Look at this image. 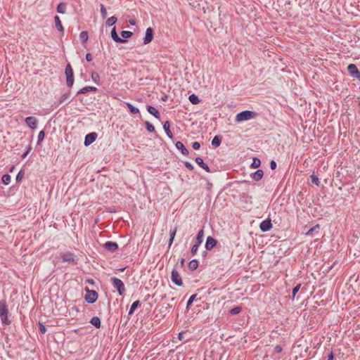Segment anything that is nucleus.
Returning a JSON list of instances; mask_svg holds the SVG:
<instances>
[{
  "instance_id": "f257e3e1",
  "label": "nucleus",
  "mask_w": 360,
  "mask_h": 360,
  "mask_svg": "<svg viewBox=\"0 0 360 360\" xmlns=\"http://www.w3.org/2000/svg\"><path fill=\"white\" fill-rule=\"evenodd\" d=\"M256 117V112L250 110H245L241 112H239L236 116V121L238 122H241L243 121L249 120L253 119Z\"/></svg>"
},
{
  "instance_id": "f03ea898",
  "label": "nucleus",
  "mask_w": 360,
  "mask_h": 360,
  "mask_svg": "<svg viewBox=\"0 0 360 360\" xmlns=\"http://www.w3.org/2000/svg\"><path fill=\"white\" fill-rule=\"evenodd\" d=\"M110 283L112 286L116 288L120 295H122L125 291L124 283L119 278L113 277L110 278Z\"/></svg>"
},
{
  "instance_id": "7ed1b4c3",
  "label": "nucleus",
  "mask_w": 360,
  "mask_h": 360,
  "mask_svg": "<svg viewBox=\"0 0 360 360\" xmlns=\"http://www.w3.org/2000/svg\"><path fill=\"white\" fill-rule=\"evenodd\" d=\"M66 83L69 87H71L74 84L73 70L70 64H68L65 68Z\"/></svg>"
},
{
  "instance_id": "20e7f679",
  "label": "nucleus",
  "mask_w": 360,
  "mask_h": 360,
  "mask_svg": "<svg viewBox=\"0 0 360 360\" xmlns=\"http://www.w3.org/2000/svg\"><path fill=\"white\" fill-rule=\"evenodd\" d=\"M98 298V293L95 290H86V294L84 297L85 300L90 304L96 301Z\"/></svg>"
},
{
  "instance_id": "39448f33",
  "label": "nucleus",
  "mask_w": 360,
  "mask_h": 360,
  "mask_svg": "<svg viewBox=\"0 0 360 360\" xmlns=\"http://www.w3.org/2000/svg\"><path fill=\"white\" fill-rule=\"evenodd\" d=\"M171 280L175 285L178 286H181L183 285L181 276H180L179 273L176 270H173L172 271Z\"/></svg>"
},
{
  "instance_id": "423d86ee",
  "label": "nucleus",
  "mask_w": 360,
  "mask_h": 360,
  "mask_svg": "<svg viewBox=\"0 0 360 360\" xmlns=\"http://www.w3.org/2000/svg\"><path fill=\"white\" fill-rule=\"evenodd\" d=\"M8 310L6 308V305L4 302H0V317L4 323H7L8 317H7Z\"/></svg>"
},
{
  "instance_id": "0eeeda50",
  "label": "nucleus",
  "mask_w": 360,
  "mask_h": 360,
  "mask_svg": "<svg viewBox=\"0 0 360 360\" xmlns=\"http://www.w3.org/2000/svg\"><path fill=\"white\" fill-rule=\"evenodd\" d=\"M153 39V30L151 27L146 29L145 37L143 39L144 44H148L152 41Z\"/></svg>"
},
{
  "instance_id": "6e6552de",
  "label": "nucleus",
  "mask_w": 360,
  "mask_h": 360,
  "mask_svg": "<svg viewBox=\"0 0 360 360\" xmlns=\"http://www.w3.org/2000/svg\"><path fill=\"white\" fill-rule=\"evenodd\" d=\"M97 138V134L95 132L89 133L87 135H86L84 139V145L85 146H89L93 142L95 141V140Z\"/></svg>"
},
{
  "instance_id": "1a4fd4ad",
  "label": "nucleus",
  "mask_w": 360,
  "mask_h": 360,
  "mask_svg": "<svg viewBox=\"0 0 360 360\" xmlns=\"http://www.w3.org/2000/svg\"><path fill=\"white\" fill-rule=\"evenodd\" d=\"M26 124L31 129H35L37 124V120L34 117H27L25 118Z\"/></svg>"
},
{
  "instance_id": "9d476101",
  "label": "nucleus",
  "mask_w": 360,
  "mask_h": 360,
  "mask_svg": "<svg viewBox=\"0 0 360 360\" xmlns=\"http://www.w3.org/2000/svg\"><path fill=\"white\" fill-rule=\"evenodd\" d=\"M259 228L264 232L269 231L272 228L271 220L266 219L262 221Z\"/></svg>"
},
{
  "instance_id": "9b49d317",
  "label": "nucleus",
  "mask_w": 360,
  "mask_h": 360,
  "mask_svg": "<svg viewBox=\"0 0 360 360\" xmlns=\"http://www.w3.org/2000/svg\"><path fill=\"white\" fill-rule=\"evenodd\" d=\"M61 258L63 262H72L73 264H76V261L74 258L73 254L72 253H65L61 255Z\"/></svg>"
},
{
  "instance_id": "f8f14e48",
  "label": "nucleus",
  "mask_w": 360,
  "mask_h": 360,
  "mask_svg": "<svg viewBox=\"0 0 360 360\" xmlns=\"http://www.w3.org/2000/svg\"><path fill=\"white\" fill-rule=\"evenodd\" d=\"M217 244V240L212 237H207L206 243H205V248L207 250H211Z\"/></svg>"
},
{
  "instance_id": "ddd939ff",
  "label": "nucleus",
  "mask_w": 360,
  "mask_h": 360,
  "mask_svg": "<svg viewBox=\"0 0 360 360\" xmlns=\"http://www.w3.org/2000/svg\"><path fill=\"white\" fill-rule=\"evenodd\" d=\"M105 248L110 252H114L118 248V245L114 242H106L104 245Z\"/></svg>"
},
{
  "instance_id": "4468645a",
  "label": "nucleus",
  "mask_w": 360,
  "mask_h": 360,
  "mask_svg": "<svg viewBox=\"0 0 360 360\" xmlns=\"http://www.w3.org/2000/svg\"><path fill=\"white\" fill-rule=\"evenodd\" d=\"M111 37L112 38V39L116 41V42H119V43H124L126 42L127 41L125 39H121L120 37H119L117 32H116V29L115 27H114L112 31H111Z\"/></svg>"
},
{
  "instance_id": "2eb2a0df",
  "label": "nucleus",
  "mask_w": 360,
  "mask_h": 360,
  "mask_svg": "<svg viewBox=\"0 0 360 360\" xmlns=\"http://www.w3.org/2000/svg\"><path fill=\"white\" fill-rule=\"evenodd\" d=\"M195 162L200 167H202V169H204L206 172H209L210 170V167L205 164L203 162V160L200 158V157H198L195 158Z\"/></svg>"
},
{
  "instance_id": "dca6fc26",
  "label": "nucleus",
  "mask_w": 360,
  "mask_h": 360,
  "mask_svg": "<svg viewBox=\"0 0 360 360\" xmlns=\"http://www.w3.org/2000/svg\"><path fill=\"white\" fill-rule=\"evenodd\" d=\"M348 72L349 74L354 77L359 71L354 64H350L347 67Z\"/></svg>"
},
{
  "instance_id": "f3484780",
  "label": "nucleus",
  "mask_w": 360,
  "mask_h": 360,
  "mask_svg": "<svg viewBox=\"0 0 360 360\" xmlns=\"http://www.w3.org/2000/svg\"><path fill=\"white\" fill-rule=\"evenodd\" d=\"M170 124L169 121H166L163 124V129L166 133V134L168 136L169 138L172 139L173 137L172 132L169 129Z\"/></svg>"
},
{
  "instance_id": "a211bd4d",
  "label": "nucleus",
  "mask_w": 360,
  "mask_h": 360,
  "mask_svg": "<svg viewBox=\"0 0 360 360\" xmlns=\"http://www.w3.org/2000/svg\"><path fill=\"white\" fill-rule=\"evenodd\" d=\"M54 21H55V25H56V27L57 28V30H58L60 32H63L64 30V28H63V26L60 21V19L58 15L55 16Z\"/></svg>"
},
{
  "instance_id": "6ab92c4d",
  "label": "nucleus",
  "mask_w": 360,
  "mask_h": 360,
  "mask_svg": "<svg viewBox=\"0 0 360 360\" xmlns=\"http://www.w3.org/2000/svg\"><path fill=\"white\" fill-rule=\"evenodd\" d=\"M147 110H148V112L150 114H151L152 115H153L156 118H160V113H159L158 110L156 108H155L153 106H148Z\"/></svg>"
},
{
  "instance_id": "aec40b11",
  "label": "nucleus",
  "mask_w": 360,
  "mask_h": 360,
  "mask_svg": "<svg viewBox=\"0 0 360 360\" xmlns=\"http://www.w3.org/2000/svg\"><path fill=\"white\" fill-rule=\"evenodd\" d=\"M263 175V171L262 169H258L255 173H253L252 179L255 181H259L262 178Z\"/></svg>"
},
{
  "instance_id": "412c9836",
  "label": "nucleus",
  "mask_w": 360,
  "mask_h": 360,
  "mask_svg": "<svg viewBox=\"0 0 360 360\" xmlns=\"http://www.w3.org/2000/svg\"><path fill=\"white\" fill-rule=\"evenodd\" d=\"M176 147L179 149V150H181V153L184 154V155H187L188 153V150L184 147V144L181 141H177L176 143Z\"/></svg>"
},
{
  "instance_id": "4be33fe9",
  "label": "nucleus",
  "mask_w": 360,
  "mask_h": 360,
  "mask_svg": "<svg viewBox=\"0 0 360 360\" xmlns=\"http://www.w3.org/2000/svg\"><path fill=\"white\" fill-rule=\"evenodd\" d=\"M97 90L96 87H94V86H85L84 88H82V89H80L79 91V94H86L87 93L88 91H96Z\"/></svg>"
},
{
  "instance_id": "5701e85b",
  "label": "nucleus",
  "mask_w": 360,
  "mask_h": 360,
  "mask_svg": "<svg viewBox=\"0 0 360 360\" xmlns=\"http://www.w3.org/2000/svg\"><path fill=\"white\" fill-rule=\"evenodd\" d=\"M221 137L219 136H215L212 141V145L214 147L217 148V147L219 146V145L221 144Z\"/></svg>"
},
{
  "instance_id": "b1692460",
  "label": "nucleus",
  "mask_w": 360,
  "mask_h": 360,
  "mask_svg": "<svg viewBox=\"0 0 360 360\" xmlns=\"http://www.w3.org/2000/svg\"><path fill=\"white\" fill-rule=\"evenodd\" d=\"M188 99H189L190 102L194 105L198 104L200 103V99H199L198 96H197L195 94L190 95L188 97Z\"/></svg>"
},
{
  "instance_id": "393cba45",
  "label": "nucleus",
  "mask_w": 360,
  "mask_h": 360,
  "mask_svg": "<svg viewBox=\"0 0 360 360\" xmlns=\"http://www.w3.org/2000/svg\"><path fill=\"white\" fill-rule=\"evenodd\" d=\"M176 231H177V228L175 227L173 230H172L170 231V234H169L170 237H169V247H170L172 245V244L173 243Z\"/></svg>"
},
{
  "instance_id": "a878e982",
  "label": "nucleus",
  "mask_w": 360,
  "mask_h": 360,
  "mask_svg": "<svg viewBox=\"0 0 360 360\" xmlns=\"http://www.w3.org/2000/svg\"><path fill=\"white\" fill-rule=\"evenodd\" d=\"M90 322L93 326H94L97 328H99L101 327V321L98 317H93L91 319Z\"/></svg>"
},
{
  "instance_id": "bb28decb",
  "label": "nucleus",
  "mask_w": 360,
  "mask_h": 360,
  "mask_svg": "<svg viewBox=\"0 0 360 360\" xmlns=\"http://www.w3.org/2000/svg\"><path fill=\"white\" fill-rule=\"evenodd\" d=\"M66 11V4L60 3L57 6V12L58 13L64 14Z\"/></svg>"
},
{
  "instance_id": "cd10ccee",
  "label": "nucleus",
  "mask_w": 360,
  "mask_h": 360,
  "mask_svg": "<svg viewBox=\"0 0 360 360\" xmlns=\"http://www.w3.org/2000/svg\"><path fill=\"white\" fill-rule=\"evenodd\" d=\"M198 266V262L196 259L191 260L188 264V268L191 270H195Z\"/></svg>"
},
{
  "instance_id": "c85d7f7f",
  "label": "nucleus",
  "mask_w": 360,
  "mask_h": 360,
  "mask_svg": "<svg viewBox=\"0 0 360 360\" xmlns=\"http://www.w3.org/2000/svg\"><path fill=\"white\" fill-rule=\"evenodd\" d=\"M139 305H140V302L139 300L134 302L132 303V304L131 305V307H130V309H129V314H132L134 313V311H135V309Z\"/></svg>"
},
{
  "instance_id": "c756f323",
  "label": "nucleus",
  "mask_w": 360,
  "mask_h": 360,
  "mask_svg": "<svg viewBox=\"0 0 360 360\" xmlns=\"http://www.w3.org/2000/svg\"><path fill=\"white\" fill-rule=\"evenodd\" d=\"M261 165V161L259 159L257 158H254L252 159V165H251V167L254 169H256V168H258Z\"/></svg>"
},
{
  "instance_id": "7c9ffc66",
  "label": "nucleus",
  "mask_w": 360,
  "mask_h": 360,
  "mask_svg": "<svg viewBox=\"0 0 360 360\" xmlns=\"http://www.w3.org/2000/svg\"><path fill=\"white\" fill-rule=\"evenodd\" d=\"M127 106L132 114H137L139 112V110L133 106L130 103H127Z\"/></svg>"
},
{
  "instance_id": "2f4dec72",
  "label": "nucleus",
  "mask_w": 360,
  "mask_h": 360,
  "mask_svg": "<svg viewBox=\"0 0 360 360\" xmlns=\"http://www.w3.org/2000/svg\"><path fill=\"white\" fill-rule=\"evenodd\" d=\"M79 38H80V39H81V41L82 42H84V43L86 42L88 40V39H89V36H88L87 32H86V31L82 32L79 34Z\"/></svg>"
},
{
  "instance_id": "473e14b6",
  "label": "nucleus",
  "mask_w": 360,
  "mask_h": 360,
  "mask_svg": "<svg viewBox=\"0 0 360 360\" xmlns=\"http://www.w3.org/2000/svg\"><path fill=\"white\" fill-rule=\"evenodd\" d=\"M117 22V18L115 16H112L109 18L106 21V25L108 26H112Z\"/></svg>"
},
{
  "instance_id": "72a5a7b5",
  "label": "nucleus",
  "mask_w": 360,
  "mask_h": 360,
  "mask_svg": "<svg viewBox=\"0 0 360 360\" xmlns=\"http://www.w3.org/2000/svg\"><path fill=\"white\" fill-rule=\"evenodd\" d=\"M70 98V94H63V96H60V98H59V103L60 104H62L66 101H68V100Z\"/></svg>"
},
{
  "instance_id": "f704fd0d",
  "label": "nucleus",
  "mask_w": 360,
  "mask_h": 360,
  "mask_svg": "<svg viewBox=\"0 0 360 360\" xmlns=\"http://www.w3.org/2000/svg\"><path fill=\"white\" fill-rule=\"evenodd\" d=\"M11 176L9 174H4L2 176V181L4 184L8 185L11 182Z\"/></svg>"
},
{
  "instance_id": "c9c22d12",
  "label": "nucleus",
  "mask_w": 360,
  "mask_h": 360,
  "mask_svg": "<svg viewBox=\"0 0 360 360\" xmlns=\"http://www.w3.org/2000/svg\"><path fill=\"white\" fill-rule=\"evenodd\" d=\"M204 236V231L203 230H200L198 233V236H197V242H198V244H200L202 242V238Z\"/></svg>"
},
{
  "instance_id": "e433bc0d",
  "label": "nucleus",
  "mask_w": 360,
  "mask_h": 360,
  "mask_svg": "<svg viewBox=\"0 0 360 360\" xmlns=\"http://www.w3.org/2000/svg\"><path fill=\"white\" fill-rule=\"evenodd\" d=\"M320 229V226L319 224H316V226H314V227L311 228L307 233H306V236H311V233L314 231H316V230H319Z\"/></svg>"
},
{
  "instance_id": "4c0bfd02",
  "label": "nucleus",
  "mask_w": 360,
  "mask_h": 360,
  "mask_svg": "<svg viewBox=\"0 0 360 360\" xmlns=\"http://www.w3.org/2000/svg\"><path fill=\"white\" fill-rule=\"evenodd\" d=\"M133 33L130 31H122L121 35L123 38L127 39L132 36Z\"/></svg>"
},
{
  "instance_id": "58836bf2",
  "label": "nucleus",
  "mask_w": 360,
  "mask_h": 360,
  "mask_svg": "<svg viewBox=\"0 0 360 360\" xmlns=\"http://www.w3.org/2000/svg\"><path fill=\"white\" fill-rule=\"evenodd\" d=\"M242 311V308L240 307H236L232 309L230 311V313L233 315L238 314Z\"/></svg>"
},
{
  "instance_id": "ea45409f",
  "label": "nucleus",
  "mask_w": 360,
  "mask_h": 360,
  "mask_svg": "<svg viewBox=\"0 0 360 360\" xmlns=\"http://www.w3.org/2000/svg\"><path fill=\"white\" fill-rule=\"evenodd\" d=\"M91 79L94 82H98L100 79L99 75L96 72H93L91 73Z\"/></svg>"
},
{
  "instance_id": "a19ab883",
  "label": "nucleus",
  "mask_w": 360,
  "mask_h": 360,
  "mask_svg": "<svg viewBox=\"0 0 360 360\" xmlns=\"http://www.w3.org/2000/svg\"><path fill=\"white\" fill-rule=\"evenodd\" d=\"M146 127L148 131L153 132L155 131L154 126L148 122H146Z\"/></svg>"
},
{
  "instance_id": "79ce46f5",
  "label": "nucleus",
  "mask_w": 360,
  "mask_h": 360,
  "mask_svg": "<svg viewBox=\"0 0 360 360\" xmlns=\"http://www.w3.org/2000/svg\"><path fill=\"white\" fill-rule=\"evenodd\" d=\"M311 179L312 183L315 184L317 186L319 185L320 182H319V178L316 175L312 174L311 176Z\"/></svg>"
},
{
  "instance_id": "37998d69",
  "label": "nucleus",
  "mask_w": 360,
  "mask_h": 360,
  "mask_svg": "<svg viewBox=\"0 0 360 360\" xmlns=\"http://www.w3.org/2000/svg\"><path fill=\"white\" fill-rule=\"evenodd\" d=\"M301 287V285H297L293 289H292V299L295 298L296 294L298 292Z\"/></svg>"
},
{
  "instance_id": "c03bdc74",
  "label": "nucleus",
  "mask_w": 360,
  "mask_h": 360,
  "mask_svg": "<svg viewBox=\"0 0 360 360\" xmlns=\"http://www.w3.org/2000/svg\"><path fill=\"white\" fill-rule=\"evenodd\" d=\"M101 13L103 18H105L107 16V11L103 5L101 6Z\"/></svg>"
},
{
  "instance_id": "a18cd8bd",
  "label": "nucleus",
  "mask_w": 360,
  "mask_h": 360,
  "mask_svg": "<svg viewBox=\"0 0 360 360\" xmlns=\"http://www.w3.org/2000/svg\"><path fill=\"white\" fill-rule=\"evenodd\" d=\"M45 137V133L44 131H41L38 135V141H41Z\"/></svg>"
},
{
  "instance_id": "49530a36",
  "label": "nucleus",
  "mask_w": 360,
  "mask_h": 360,
  "mask_svg": "<svg viewBox=\"0 0 360 360\" xmlns=\"http://www.w3.org/2000/svg\"><path fill=\"white\" fill-rule=\"evenodd\" d=\"M198 245H199V244L197 243L191 248V253L193 255L196 254L198 249Z\"/></svg>"
},
{
  "instance_id": "de8ad7c7",
  "label": "nucleus",
  "mask_w": 360,
  "mask_h": 360,
  "mask_svg": "<svg viewBox=\"0 0 360 360\" xmlns=\"http://www.w3.org/2000/svg\"><path fill=\"white\" fill-rule=\"evenodd\" d=\"M39 330H40V332L42 334H44L46 332V327L43 324H41V323H39Z\"/></svg>"
},
{
  "instance_id": "09e8293b",
  "label": "nucleus",
  "mask_w": 360,
  "mask_h": 360,
  "mask_svg": "<svg viewBox=\"0 0 360 360\" xmlns=\"http://www.w3.org/2000/svg\"><path fill=\"white\" fill-rule=\"evenodd\" d=\"M192 147H193V149H195V150H198V149H199V148H200V143H198V142L195 141V142H193V144H192Z\"/></svg>"
},
{
  "instance_id": "8fccbe9b",
  "label": "nucleus",
  "mask_w": 360,
  "mask_h": 360,
  "mask_svg": "<svg viewBox=\"0 0 360 360\" xmlns=\"http://www.w3.org/2000/svg\"><path fill=\"white\" fill-rule=\"evenodd\" d=\"M196 297L195 295H193L192 296L190 297L188 302H187V306H189L190 304H191V303L193 302L195 297Z\"/></svg>"
},
{
  "instance_id": "3c124183",
  "label": "nucleus",
  "mask_w": 360,
  "mask_h": 360,
  "mask_svg": "<svg viewBox=\"0 0 360 360\" xmlns=\"http://www.w3.org/2000/svg\"><path fill=\"white\" fill-rule=\"evenodd\" d=\"M270 167L271 169H275L276 168V163L274 160L271 161Z\"/></svg>"
},
{
  "instance_id": "603ef678",
  "label": "nucleus",
  "mask_w": 360,
  "mask_h": 360,
  "mask_svg": "<svg viewBox=\"0 0 360 360\" xmlns=\"http://www.w3.org/2000/svg\"><path fill=\"white\" fill-rule=\"evenodd\" d=\"M92 59H93V58H92V56H91V53H87V54L86 55V60L87 61L90 62V61H91V60H92Z\"/></svg>"
},
{
  "instance_id": "864d4df0",
  "label": "nucleus",
  "mask_w": 360,
  "mask_h": 360,
  "mask_svg": "<svg viewBox=\"0 0 360 360\" xmlns=\"http://www.w3.org/2000/svg\"><path fill=\"white\" fill-rule=\"evenodd\" d=\"M31 149H32V148H31V147H30V148L27 150V151H26V152H25V153H23V155H22V158H25V157H26V156L30 153V152Z\"/></svg>"
},
{
  "instance_id": "5fc2aeb1",
  "label": "nucleus",
  "mask_w": 360,
  "mask_h": 360,
  "mask_svg": "<svg viewBox=\"0 0 360 360\" xmlns=\"http://www.w3.org/2000/svg\"><path fill=\"white\" fill-rule=\"evenodd\" d=\"M281 350H282L281 347H280V346H278V345L275 347V351H276V352L279 353V352H281Z\"/></svg>"
},
{
  "instance_id": "6e6d98bb",
  "label": "nucleus",
  "mask_w": 360,
  "mask_h": 360,
  "mask_svg": "<svg viewBox=\"0 0 360 360\" xmlns=\"http://www.w3.org/2000/svg\"><path fill=\"white\" fill-rule=\"evenodd\" d=\"M333 359H334L333 354V352H330L328 356L327 360H333Z\"/></svg>"
},
{
  "instance_id": "4d7b16f0",
  "label": "nucleus",
  "mask_w": 360,
  "mask_h": 360,
  "mask_svg": "<svg viewBox=\"0 0 360 360\" xmlns=\"http://www.w3.org/2000/svg\"><path fill=\"white\" fill-rule=\"evenodd\" d=\"M129 22L131 25H134L136 24V20L134 19H130L129 20Z\"/></svg>"
},
{
  "instance_id": "13d9d810",
  "label": "nucleus",
  "mask_w": 360,
  "mask_h": 360,
  "mask_svg": "<svg viewBox=\"0 0 360 360\" xmlns=\"http://www.w3.org/2000/svg\"><path fill=\"white\" fill-rule=\"evenodd\" d=\"M186 166L190 169H193V166L191 165V164L188 163V162H186Z\"/></svg>"
},
{
  "instance_id": "bf43d9fd",
  "label": "nucleus",
  "mask_w": 360,
  "mask_h": 360,
  "mask_svg": "<svg viewBox=\"0 0 360 360\" xmlns=\"http://www.w3.org/2000/svg\"><path fill=\"white\" fill-rule=\"evenodd\" d=\"M354 77H356L360 81V72H359Z\"/></svg>"
},
{
  "instance_id": "052dcab7",
  "label": "nucleus",
  "mask_w": 360,
  "mask_h": 360,
  "mask_svg": "<svg viewBox=\"0 0 360 360\" xmlns=\"http://www.w3.org/2000/svg\"><path fill=\"white\" fill-rule=\"evenodd\" d=\"M20 179H21L20 172H19L18 174L16 176V180L18 181V180H19Z\"/></svg>"
},
{
  "instance_id": "680f3d73",
  "label": "nucleus",
  "mask_w": 360,
  "mask_h": 360,
  "mask_svg": "<svg viewBox=\"0 0 360 360\" xmlns=\"http://www.w3.org/2000/svg\"><path fill=\"white\" fill-rule=\"evenodd\" d=\"M182 335H183V334H182L181 333H179V339H180V340H181V338H182Z\"/></svg>"
},
{
  "instance_id": "e2e57ef3",
  "label": "nucleus",
  "mask_w": 360,
  "mask_h": 360,
  "mask_svg": "<svg viewBox=\"0 0 360 360\" xmlns=\"http://www.w3.org/2000/svg\"><path fill=\"white\" fill-rule=\"evenodd\" d=\"M184 259H182L181 261V264H184Z\"/></svg>"
}]
</instances>
